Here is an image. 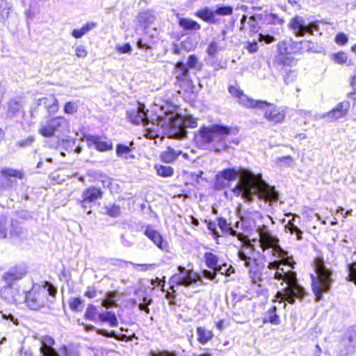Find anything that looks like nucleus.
<instances>
[{
    "mask_svg": "<svg viewBox=\"0 0 356 356\" xmlns=\"http://www.w3.org/2000/svg\"><path fill=\"white\" fill-rule=\"evenodd\" d=\"M282 280L281 285L286 284L282 291L277 293V297L289 304H294L296 298L302 299L305 295V289L301 286L296 277V273L291 270H285L280 267L279 261L269 262L266 269L262 271V275L259 277V282L270 280Z\"/></svg>",
    "mask_w": 356,
    "mask_h": 356,
    "instance_id": "nucleus-1",
    "label": "nucleus"
},
{
    "mask_svg": "<svg viewBox=\"0 0 356 356\" xmlns=\"http://www.w3.org/2000/svg\"><path fill=\"white\" fill-rule=\"evenodd\" d=\"M232 192L236 196L241 195L245 202H251L257 198L258 203L264 204H259V207L264 209L277 204L279 200L278 192L263 180L261 175L238 182Z\"/></svg>",
    "mask_w": 356,
    "mask_h": 356,
    "instance_id": "nucleus-2",
    "label": "nucleus"
},
{
    "mask_svg": "<svg viewBox=\"0 0 356 356\" xmlns=\"http://www.w3.org/2000/svg\"><path fill=\"white\" fill-rule=\"evenodd\" d=\"M257 232L259 238H252V243L244 244L238 252V256L241 261H244V264L248 261L257 259L260 255V252L256 250L254 247L257 243L266 254L282 259L287 257V252L279 245V239L272 235L264 225L259 227Z\"/></svg>",
    "mask_w": 356,
    "mask_h": 356,
    "instance_id": "nucleus-3",
    "label": "nucleus"
},
{
    "mask_svg": "<svg viewBox=\"0 0 356 356\" xmlns=\"http://www.w3.org/2000/svg\"><path fill=\"white\" fill-rule=\"evenodd\" d=\"M232 128L220 124H214L210 126H202L198 130L195 136V140L202 145H209L213 143L214 150L219 152L221 149H225L227 145L225 140L227 137L231 134Z\"/></svg>",
    "mask_w": 356,
    "mask_h": 356,
    "instance_id": "nucleus-4",
    "label": "nucleus"
},
{
    "mask_svg": "<svg viewBox=\"0 0 356 356\" xmlns=\"http://www.w3.org/2000/svg\"><path fill=\"white\" fill-rule=\"evenodd\" d=\"M315 271L316 277L311 275L312 285L316 301H319L323 297V292L330 290L332 284V271L327 268L321 259L315 261Z\"/></svg>",
    "mask_w": 356,
    "mask_h": 356,
    "instance_id": "nucleus-5",
    "label": "nucleus"
},
{
    "mask_svg": "<svg viewBox=\"0 0 356 356\" xmlns=\"http://www.w3.org/2000/svg\"><path fill=\"white\" fill-rule=\"evenodd\" d=\"M234 8L229 5H216L215 8L205 6L195 13V16L210 24H220L225 22L218 16H229L232 15Z\"/></svg>",
    "mask_w": 356,
    "mask_h": 356,
    "instance_id": "nucleus-6",
    "label": "nucleus"
},
{
    "mask_svg": "<svg viewBox=\"0 0 356 356\" xmlns=\"http://www.w3.org/2000/svg\"><path fill=\"white\" fill-rule=\"evenodd\" d=\"M47 289H43L38 292H29L24 296L26 305L31 309L38 310L44 307L49 301L47 296L55 297L57 289L49 282L46 283Z\"/></svg>",
    "mask_w": 356,
    "mask_h": 356,
    "instance_id": "nucleus-7",
    "label": "nucleus"
},
{
    "mask_svg": "<svg viewBox=\"0 0 356 356\" xmlns=\"http://www.w3.org/2000/svg\"><path fill=\"white\" fill-rule=\"evenodd\" d=\"M197 126V119L191 116L170 118L169 119L168 135L175 138H183L186 136V128H195Z\"/></svg>",
    "mask_w": 356,
    "mask_h": 356,
    "instance_id": "nucleus-8",
    "label": "nucleus"
},
{
    "mask_svg": "<svg viewBox=\"0 0 356 356\" xmlns=\"http://www.w3.org/2000/svg\"><path fill=\"white\" fill-rule=\"evenodd\" d=\"M68 127V122L64 117H56L49 120L46 124L41 125L39 132L44 137H51L56 131H63Z\"/></svg>",
    "mask_w": 356,
    "mask_h": 356,
    "instance_id": "nucleus-9",
    "label": "nucleus"
},
{
    "mask_svg": "<svg viewBox=\"0 0 356 356\" xmlns=\"http://www.w3.org/2000/svg\"><path fill=\"white\" fill-rule=\"evenodd\" d=\"M25 104L24 99L19 96L10 99L6 106V118L13 119L15 121L22 118L25 114Z\"/></svg>",
    "mask_w": 356,
    "mask_h": 356,
    "instance_id": "nucleus-10",
    "label": "nucleus"
},
{
    "mask_svg": "<svg viewBox=\"0 0 356 356\" xmlns=\"http://www.w3.org/2000/svg\"><path fill=\"white\" fill-rule=\"evenodd\" d=\"M208 228L212 232L214 237L223 236L225 235H231L237 236L240 240H243L244 234L239 230V224H207Z\"/></svg>",
    "mask_w": 356,
    "mask_h": 356,
    "instance_id": "nucleus-11",
    "label": "nucleus"
},
{
    "mask_svg": "<svg viewBox=\"0 0 356 356\" xmlns=\"http://www.w3.org/2000/svg\"><path fill=\"white\" fill-rule=\"evenodd\" d=\"M178 270L179 273L175 274L170 278V282L172 284L188 286L196 282L195 274L191 270H188L181 266L178 267ZM170 289L174 291V285H172Z\"/></svg>",
    "mask_w": 356,
    "mask_h": 356,
    "instance_id": "nucleus-12",
    "label": "nucleus"
},
{
    "mask_svg": "<svg viewBox=\"0 0 356 356\" xmlns=\"http://www.w3.org/2000/svg\"><path fill=\"white\" fill-rule=\"evenodd\" d=\"M201 66L202 65L200 63L197 56L191 54L188 57L186 63L180 60L176 63V69L180 72L177 75V78L185 79L189 74L190 69L200 70Z\"/></svg>",
    "mask_w": 356,
    "mask_h": 356,
    "instance_id": "nucleus-13",
    "label": "nucleus"
},
{
    "mask_svg": "<svg viewBox=\"0 0 356 356\" xmlns=\"http://www.w3.org/2000/svg\"><path fill=\"white\" fill-rule=\"evenodd\" d=\"M229 92L235 98H237L238 104L246 108L264 107L266 104L254 100L245 95L240 88L234 86L228 88Z\"/></svg>",
    "mask_w": 356,
    "mask_h": 356,
    "instance_id": "nucleus-14",
    "label": "nucleus"
},
{
    "mask_svg": "<svg viewBox=\"0 0 356 356\" xmlns=\"http://www.w3.org/2000/svg\"><path fill=\"white\" fill-rule=\"evenodd\" d=\"M89 148L94 147L99 152H106L113 149V143L111 140H103L98 135L86 134L83 136Z\"/></svg>",
    "mask_w": 356,
    "mask_h": 356,
    "instance_id": "nucleus-15",
    "label": "nucleus"
},
{
    "mask_svg": "<svg viewBox=\"0 0 356 356\" xmlns=\"http://www.w3.org/2000/svg\"><path fill=\"white\" fill-rule=\"evenodd\" d=\"M257 101L266 104L265 106L264 107L262 106L255 108L264 111V117L267 120L274 123H280L284 120L285 118V113L284 111L281 110L280 108L273 106L272 104L268 103L266 101Z\"/></svg>",
    "mask_w": 356,
    "mask_h": 356,
    "instance_id": "nucleus-16",
    "label": "nucleus"
},
{
    "mask_svg": "<svg viewBox=\"0 0 356 356\" xmlns=\"http://www.w3.org/2000/svg\"><path fill=\"white\" fill-rule=\"evenodd\" d=\"M238 175V171L234 168H226L218 172L215 177V188L218 190L223 188L228 181L236 179Z\"/></svg>",
    "mask_w": 356,
    "mask_h": 356,
    "instance_id": "nucleus-17",
    "label": "nucleus"
},
{
    "mask_svg": "<svg viewBox=\"0 0 356 356\" xmlns=\"http://www.w3.org/2000/svg\"><path fill=\"white\" fill-rule=\"evenodd\" d=\"M148 111L145 110V104L138 103L136 107L129 109L127 115L129 120L135 124H143L149 119L147 118Z\"/></svg>",
    "mask_w": 356,
    "mask_h": 356,
    "instance_id": "nucleus-18",
    "label": "nucleus"
},
{
    "mask_svg": "<svg viewBox=\"0 0 356 356\" xmlns=\"http://www.w3.org/2000/svg\"><path fill=\"white\" fill-rule=\"evenodd\" d=\"M1 296L9 302L18 303L24 300V292L21 293L18 288L13 287V283H6L1 290Z\"/></svg>",
    "mask_w": 356,
    "mask_h": 356,
    "instance_id": "nucleus-19",
    "label": "nucleus"
},
{
    "mask_svg": "<svg viewBox=\"0 0 356 356\" xmlns=\"http://www.w3.org/2000/svg\"><path fill=\"white\" fill-rule=\"evenodd\" d=\"M156 19V13L154 10H146L140 12L136 18V30L140 29L145 31L148 29Z\"/></svg>",
    "mask_w": 356,
    "mask_h": 356,
    "instance_id": "nucleus-20",
    "label": "nucleus"
},
{
    "mask_svg": "<svg viewBox=\"0 0 356 356\" xmlns=\"http://www.w3.org/2000/svg\"><path fill=\"white\" fill-rule=\"evenodd\" d=\"M350 108V102L344 101L339 103L335 107L327 113L322 114L321 118H327L331 120H337L345 117Z\"/></svg>",
    "mask_w": 356,
    "mask_h": 356,
    "instance_id": "nucleus-21",
    "label": "nucleus"
},
{
    "mask_svg": "<svg viewBox=\"0 0 356 356\" xmlns=\"http://www.w3.org/2000/svg\"><path fill=\"white\" fill-rule=\"evenodd\" d=\"M244 266L249 268V274L254 282H259V277L262 275V271L266 269L265 264L254 259L251 261H248Z\"/></svg>",
    "mask_w": 356,
    "mask_h": 356,
    "instance_id": "nucleus-22",
    "label": "nucleus"
},
{
    "mask_svg": "<svg viewBox=\"0 0 356 356\" xmlns=\"http://www.w3.org/2000/svg\"><path fill=\"white\" fill-rule=\"evenodd\" d=\"M289 27L296 36L302 37L308 32V25L302 17H293L289 23Z\"/></svg>",
    "mask_w": 356,
    "mask_h": 356,
    "instance_id": "nucleus-23",
    "label": "nucleus"
},
{
    "mask_svg": "<svg viewBox=\"0 0 356 356\" xmlns=\"http://www.w3.org/2000/svg\"><path fill=\"white\" fill-rule=\"evenodd\" d=\"M54 339L49 336L43 337L41 339L40 353L43 356H59L58 352L54 348Z\"/></svg>",
    "mask_w": 356,
    "mask_h": 356,
    "instance_id": "nucleus-24",
    "label": "nucleus"
},
{
    "mask_svg": "<svg viewBox=\"0 0 356 356\" xmlns=\"http://www.w3.org/2000/svg\"><path fill=\"white\" fill-rule=\"evenodd\" d=\"M145 234L149 238L159 249L167 251L168 243L163 240L161 235L156 230L147 227L145 230Z\"/></svg>",
    "mask_w": 356,
    "mask_h": 356,
    "instance_id": "nucleus-25",
    "label": "nucleus"
},
{
    "mask_svg": "<svg viewBox=\"0 0 356 356\" xmlns=\"http://www.w3.org/2000/svg\"><path fill=\"white\" fill-rule=\"evenodd\" d=\"M27 273L26 268L24 266H18L12 268L3 275V279L6 283H13L14 281L21 280Z\"/></svg>",
    "mask_w": 356,
    "mask_h": 356,
    "instance_id": "nucleus-26",
    "label": "nucleus"
},
{
    "mask_svg": "<svg viewBox=\"0 0 356 356\" xmlns=\"http://www.w3.org/2000/svg\"><path fill=\"white\" fill-rule=\"evenodd\" d=\"M37 106H43L49 115L56 113L59 109L58 101L54 95L38 99Z\"/></svg>",
    "mask_w": 356,
    "mask_h": 356,
    "instance_id": "nucleus-27",
    "label": "nucleus"
},
{
    "mask_svg": "<svg viewBox=\"0 0 356 356\" xmlns=\"http://www.w3.org/2000/svg\"><path fill=\"white\" fill-rule=\"evenodd\" d=\"M21 232L19 224H0V238L18 236Z\"/></svg>",
    "mask_w": 356,
    "mask_h": 356,
    "instance_id": "nucleus-28",
    "label": "nucleus"
},
{
    "mask_svg": "<svg viewBox=\"0 0 356 356\" xmlns=\"http://www.w3.org/2000/svg\"><path fill=\"white\" fill-rule=\"evenodd\" d=\"M156 121L157 122L156 124L153 122H150L148 120L143 124L145 128L144 133V136L145 138L149 139H154L159 136V128L157 119Z\"/></svg>",
    "mask_w": 356,
    "mask_h": 356,
    "instance_id": "nucleus-29",
    "label": "nucleus"
},
{
    "mask_svg": "<svg viewBox=\"0 0 356 356\" xmlns=\"http://www.w3.org/2000/svg\"><path fill=\"white\" fill-rule=\"evenodd\" d=\"M196 333L197 341L202 345L210 341L214 337L211 330L202 326L197 327Z\"/></svg>",
    "mask_w": 356,
    "mask_h": 356,
    "instance_id": "nucleus-30",
    "label": "nucleus"
},
{
    "mask_svg": "<svg viewBox=\"0 0 356 356\" xmlns=\"http://www.w3.org/2000/svg\"><path fill=\"white\" fill-rule=\"evenodd\" d=\"M183 154L184 157L187 156V154H183L181 150H175L172 147H168L167 149L161 155V159L163 162L172 163L178 157L179 155Z\"/></svg>",
    "mask_w": 356,
    "mask_h": 356,
    "instance_id": "nucleus-31",
    "label": "nucleus"
},
{
    "mask_svg": "<svg viewBox=\"0 0 356 356\" xmlns=\"http://www.w3.org/2000/svg\"><path fill=\"white\" fill-rule=\"evenodd\" d=\"M102 195L103 192L100 188L90 187L83 192L81 197L93 202L96 200L101 199Z\"/></svg>",
    "mask_w": 356,
    "mask_h": 356,
    "instance_id": "nucleus-32",
    "label": "nucleus"
},
{
    "mask_svg": "<svg viewBox=\"0 0 356 356\" xmlns=\"http://www.w3.org/2000/svg\"><path fill=\"white\" fill-rule=\"evenodd\" d=\"M178 24L185 31H198L201 29L199 23L189 18H179Z\"/></svg>",
    "mask_w": 356,
    "mask_h": 356,
    "instance_id": "nucleus-33",
    "label": "nucleus"
},
{
    "mask_svg": "<svg viewBox=\"0 0 356 356\" xmlns=\"http://www.w3.org/2000/svg\"><path fill=\"white\" fill-rule=\"evenodd\" d=\"M277 307L273 306L272 308L269 309L265 314L263 318V323H270L273 325H279L280 323V318L277 314Z\"/></svg>",
    "mask_w": 356,
    "mask_h": 356,
    "instance_id": "nucleus-34",
    "label": "nucleus"
},
{
    "mask_svg": "<svg viewBox=\"0 0 356 356\" xmlns=\"http://www.w3.org/2000/svg\"><path fill=\"white\" fill-rule=\"evenodd\" d=\"M343 344L349 347V353L356 351V326L351 327L348 332L347 341H343Z\"/></svg>",
    "mask_w": 356,
    "mask_h": 356,
    "instance_id": "nucleus-35",
    "label": "nucleus"
},
{
    "mask_svg": "<svg viewBox=\"0 0 356 356\" xmlns=\"http://www.w3.org/2000/svg\"><path fill=\"white\" fill-rule=\"evenodd\" d=\"M277 65L282 67V70L284 67H291L296 63V60L291 55H279L275 60Z\"/></svg>",
    "mask_w": 356,
    "mask_h": 356,
    "instance_id": "nucleus-36",
    "label": "nucleus"
},
{
    "mask_svg": "<svg viewBox=\"0 0 356 356\" xmlns=\"http://www.w3.org/2000/svg\"><path fill=\"white\" fill-rule=\"evenodd\" d=\"M99 317L101 321L109 323L111 327H116L118 324L116 316L113 312H104L100 313Z\"/></svg>",
    "mask_w": 356,
    "mask_h": 356,
    "instance_id": "nucleus-37",
    "label": "nucleus"
},
{
    "mask_svg": "<svg viewBox=\"0 0 356 356\" xmlns=\"http://www.w3.org/2000/svg\"><path fill=\"white\" fill-rule=\"evenodd\" d=\"M206 265L210 269L214 270L218 266V257L209 252H205L204 254Z\"/></svg>",
    "mask_w": 356,
    "mask_h": 356,
    "instance_id": "nucleus-38",
    "label": "nucleus"
},
{
    "mask_svg": "<svg viewBox=\"0 0 356 356\" xmlns=\"http://www.w3.org/2000/svg\"><path fill=\"white\" fill-rule=\"evenodd\" d=\"M102 209L104 213L113 218L118 217L121 213L120 207L115 204H109L102 207Z\"/></svg>",
    "mask_w": 356,
    "mask_h": 356,
    "instance_id": "nucleus-39",
    "label": "nucleus"
},
{
    "mask_svg": "<svg viewBox=\"0 0 356 356\" xmlns=\"http://www.w3.org/2000/svg\"><path fill=\"white\" fill-rule=\"evenodd\" d=\"M262 20H263V15H260L259 14H255V15H252L249 18V21H248L250 31L252 33H257L259 29V27L257 23H258V22H261Z\"/></svg>",
    "mask_w": 356,
    "mask_h": 356,
    "instance_id": "nucleus-40",
    "label": "nucleus"
},
{
    "mask_svg": "<svg viewBox=\"0 0 356 356\" xmlns=\"http://www.w3.org/2000/svg\"><path fill=\"white\" fill-rule=\"evenodd\" d=\"M259 15H263V20L261 22L267 24H282L284 22V20L282 19H280L275 14L264 13Z\"/></svg>",
    "mask_w": 356,
    "mask_h": 356,
    "instance_id": "nucleus-41",
    "label": "nucleus"
},
{
    "mask_svg": "<svg viewBox=\"0 0 356 356\" xmlns=\"http://www.w3.org/2000/svg\"><path fill=\"white\" fill-rule=\"evenodd\" d=\"M157 174L163 177H168L172 175L174 170L170 166L167 165H156Z\"/></svg>",
    "mask_w": 356,
    "mask_h": 356,
    "instance_id": "nucleus-42",
    "label": "nucleus"
},
{
    "mask_svg": "<svg viewBox=\"0 0 356 356\" xmlns=\"http://www.w3.org/2000/svg\"><path fill=\"white\" fill-rule=\"evenodd\" d=\"M1 175L5 178L8 177H17L22 178L23 174L19 170H16L12 168H4L1 170Z\"/></svg>",
    "mask_w": 356,
    "mask_h": 356,
    "instance_id": "nucleus-43",
    "label": "nucleus"
},
{
    "mask_svg": "<svg viewBox=\"0 0 356 356\" xmlns=\"http://www.w3.org/2000/svg\"><path fill=\"white\" fill-rule=\"evenodd\" d=\"M347 269L348 275L346 277V280L353 282L356 285V262L348 264L347 265Z\"/></svg>",
    "mask_w": 356,
    "mask_h": 356,
    "instance_id": "nucleus-44",
    "label": "nucleus"
},
{
    "mask_svg": "<svg viewBox=\"0 0 356 356\" xmlns=\"http://www.w3.org/2000/svg\"><path fill=\"white\" fill-rule=\"evenodd\" d=\"M214 271H216V273H218L228 277L234 272V269L232 266H227V264H225L223 265L218 264V266H217Z\"/></svg>",
    "mask_w": 356,
    "mask_h": 356,
    "instance_id": "nucleus-45",
    "label": "nucleus"
},
{
    "mask_svg": "<svg viewBox=\"0 0 356 356\" xmlns=\"http://www.w3.org/2000/svg\"><path fill=\"white\" fill-rule=\"evenodd\" d=\"M284 73L283 79L286 84H289L295 81L297 76L296 70L286 68Z\"/></svg>",
    "mask_w": 356,
    "mask_h": 356,
    "instance_id": "nucleus-46",
    "label": "nucleus"
},
{
    "mask_svg": "<svg viewBox=\"0 0 356 356\" xmlns=\"http://www.w3.org/2000/svg\"><path fill=\"white\" fill-rule=\"evenodd\" d=\"M284 229L291 234H295L298 239L302 238V231L295 224H285Z\"/></svg>",
    "mask_w": 356,
    "mask_h": 356,
    "instance_id": "nucleus-47",
    "label": "nucleus"
},
{
    "mask_svg": "<svg viewBox=\"0 0 356 356\" xmlns=\"http://www.w3.org/2000/svg\"><path fill=\"white\" fill-rule=\"evenodd\" d=\"M222 49L223 47H221L218 45L217 40H213L209 43L207 51L209 56H213L217 54L218 51L222 50Z\"/></svg>",
    "mask_w": 356,
    "mask_h": 356,
    "instance_id": "nucleus-48",
    "label": "nucleus"
},
{
    "mask_svg": "<svg viewBox=\"0 0 356 356\" xmlns=\"http://www.w3.org/2000/svg\"><path fill=\"white\" fill-rule=\"evenodd\" d=\"M78 110V105L74 102H67L64 106V113L69 115L75 113Z\"/></svg>",
    "mask_w": 356,
    "mask_h": 356,
    "instance_id": "nucleus-49",
    "label": "nucleus"
},
{
    "mask_svg": "<svg viewBox=\"0 0 356 356\" xmlns=\"http://www.w3.org/2000/svg\"><path fill=\"white\" fill-rule=\"evenodd\" d=\"M79 205L81 207L83 212H86L87 214H89L91 213L92 207L93 204V202L82 198L81 200H79L78 202Z\"/></svg>",
    "mask_w": 356,
    "mask_h": 356,
    "instance_id": "nucleus-50",
    "label": "nucleus"
},
{
    "mask_svg": "<svg viewBox=\"0 0 356 356\" xmlns=\"http://www.w3.org/2000/svg\"><path fill=\"white\" fill-rule=\"evenodd\" d=\"M131 152V148L125 145H118L116 147V154L118 156H124L127 159V154Z\"/></svg>",
    "mask_w": 356,
    "mask_h": 356,
    "instance_id": "nucleus-51",
    "label": "nucleus"
},
{
    "mask_svg": "<svg viewBox=\"0 0 356 356\" xmlns=\"http://www.w3.org/2000/svg\"><path fill=\"white\" fill-rule=\"evenodd\" d=\"M332 59L339 64H343L346 63L348 56L344 52H338L332 55Z\"/></svg>",
    "mask_w": 356,
    "mask_h": 356,
    "instance_id": "nucleus-52",
    "label": "nucleus"
},
{
    "mask_svg": "<svg viewBox=\"0 0 356 356\" xmlns=\"http://www.w3.org/2000/svg\"><path fill=\"white\" fill-rule=\"evenodd\" d=\"M82 300L79 298H72L69 300L70 307L72 311H78Z\"/></svg>",
    "mask_w": 356,
    "mask_h": 356,
    "instance_id": "nucleus-53",
    "label": "nucleus"
},
{
    "mask_svg": "<svg viewBox=\"0 0 356 356\" xmlns=\"http://www.w3.org/2000/svg\"><path fill=\"white\" fill-rule=\"evenodd\" d=\"M250 215L251 217H247L246 219L243 218L241 219L242 222H250V221H252V222H256L257 220H261L262 218L261 215L257 211H254L251 213Z\"/></svg>",
    "mask_w": 356,
    "mask_h": 356,
    "instance_id": "nucleus-54",
    "label": "nucleus"
},
{
    "mask_svg": "<svg viewBox=\"0 0 356 356\" xmlns=\"http://www.w3.org/2000/svg\"><path fill=\"white\" fill-rule=\"evenodd\" d=\"M96 312L97 309L94 305H88L85 313L86 318L89 320H93L95 318Z\"/></svg>",
    "mask_w": 356,
    "mask_h": 356,
    "instance_id": "nucleus-55",
    "label": "nucleus"
},
{
    "mask_svg": "<svg viewBox=\"0 0 356 356\" xmlns=\"http://www.w3.org/2000/svg\"><path fill=\"white\" fill-rule=\"evenodd\" d=\"M127 263L131 264V266H133L136 269H137L138 268H140V270L142 271H146L149 269L155 268L156 267V265L154 264H134L131 261H129Z\"/></svg>",
    "mask_w": 356,
    "mask_h": 356,
    "instance_id": "nucleus-56",
    "label": "nucleus"
},
{
    "mask_svg": "<svg viewBox=\"0 0 356 356\" xmlns=\"http://www.w3.org/2000/svg\"><path fill=\"white\" fill-rule=\"evenodd\" d=\"M287 40L281 41L277 44V50L279 55H287Z\"/></svg>",
    "mask_w": 356,
    "mask_h": 356,
    "instance_id": "nucleus-57",
    "label": "nucleus"
},
{
    "mask_svg": "<svg viewBox=\"0 0 356 356\" xmlns=\"http://www.w3.org/2000/svg\"><path fill=\"white\" fill-rule=\"evenodd\" d=\"M228 26L225 25L221 30L220 33L218 34L214 38V40H217V42H220L226 40V35L227 33Z\"/></svg>",
    "mask_w": 356,
    "mask_h": 356,
    "instance_id": "nucleus-58",
    "label": "nucleus"
},
{
    "mask_svg": "<svg viewBox=\"0 0 356 356\" xmlns=\"http://www.w3.org/2000/svg\"><path fill=\"white\" fill-rule=\"evenodd\" d=\"M348 38L343 33H338L335 37V42L337 44L343 45L347 43Z\"/></svg>",
    "mask_w": 356,
    "mask_h": 356,
    "instance_id": "nucleus-59",
    "label": "nucleus"
},
{
    "mask_svg": "<svg viewBox=\"0 0 356 356\" xmlns=\"http://www.w3.org/2000/svg\"><path fill=\"white\" fill-rule=\"evenodd\" d=\"M245 49L250 53H254L258 50V43L257 41L253 40L252 42H247L245 44Z\"/></svg>",
    "mask_w": 356,
    "mask_h": 356,
    "instance_id": "nucleus-60",
    "label": "nucleus"
},
{
    "mask_svg": "<svg viewBox=\"0 0 356 356\" xmlns=\"http://www.w3.org/2000/svg\"><path fill=\"white\" fill-rule=\"evenodd\" d=\"M75 54L78 58H85L88 54V51L84 46L79 45L75 49Z\"/></svg>",
    "mask_w": 356,
    "mask_h": 356,
    "instance_id": "nucleus-61",
    "label": "nucleus"
},
{
    "mask_svg": "<svg viewBox=\"0 0 356 356\" xmlns=\"http://www.w3.org/2000/svg\"><path fill=\"white\" fill-rule=\"evenodd\" d=\"M258 39L259 41H263L268 44L275 41V38L273 35L268 34L259 33Z\"/></svg>",
    "mask_w": 356,
    "mask_h": 356,
    "instance_id": "nucleus-62",
    "label": "nucleus"
},
{
    "mask_svg": "<svg viewBox=\"0 0 356 356\" xmlns=\"http://www.w3.org/2000/svg\"><path fill=\"white\" fill-rule=\"evenodd\" d=\"M319 21H314L310 23H308V32L309 33H313L314 31H318L319 29Z\"/></svg>",
    "mask_w": 356,
    "mask_h": 356,
    "instance_id": "nucleus-63",
    "label": "nucleus"
},
{
    "mask_svg": "<svg viewBox=\"0 0 356 356\" xmlns=\"http://www.w3.org/2000/svg\"><path fill=\"white\" fill-rule=\"evenodd\" d=\"M2 314V318L6 321L12 322L14 325H18L19 321L17 318H15L13 314H6L3 312H1Z\"/></svg>",
    "mask_w": 356,
    "mask_h": 356,
    "instance_id": "nucleus-64",
    "label": "nucleus"
}]
</instances>
